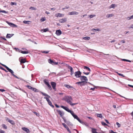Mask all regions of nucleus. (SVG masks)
Masks as SVG:
<instances>
[{"label": "nucleus", "instance_id": "a211bd4d", "mask_svg": "<svg viewBox=\"0 0 133 133\" xmlns=\"http://www.w3.org/2000/svg\"><path fill=\"white\" fill-rule=\"evenodd\" d=\"M19 60H20V59H19ZM19 61L21 64L22 63H24L26 61V60L25 59H21V60Z\"/></svg>", "mask_w": 133, "mask_h": 133}, {"label": "nucleus", "instance_id": "49530a36", "mask_svg": "<svg viewBox=\"0 0 133 133\" xmlns=\"http://www.w3.org/2000/svg\"><path fill=\"white\" fill-rule=\"evenodd\" d=\"M99 52L101 53V54H99V55H100L102 56V54H103L104 55H109L108 54H104L102 52Z\"/></svg>", "mask_w": 133, "mask_h": 133}, {"label": "nucleus", "instance_id": "dca6fc26", "mask_svg": "<svg viewBox=\"0 0 133 133\" xmlns=\"http://www.w3.org/2000/svg\"><path fill=\"white\" fill-rule=\"evenodd\" d=\"M56 34L57 35H60L62 34V32L60 30H57L56 32Z\"/></svg>", "mask_w": 133, "mask_h": 133}, {"label": "nucleus", "instance_id": "0e129e2a", "mask_svg": "<svg viewBox=\"0 0 133 133\" xmlns=\"http://www.w3.org/2000/svg\"><path fill=\"white\" fill-rule=\"evenodd\" d=\"M123 61H127V59H121Z\"/></svg>", "mask_w": 133, "mask_h": 133}, {"label": "nucleus", "instance_id": "6ab92c4d", "mask_svg": "<svg viewBox=\"0 0 133 133\" xmlns=\"http://www.w3.org/2000/svg\"><path fill=\"white\" fill-rule=\"evenodd\" d=\"M58 112L59 114L61 116H62L64 114L63 112L61 111L60 110H58Z\"/></svg>", "mask_w": 133, "mask_h": 133}, {"label": "nucleus", "instance_id": "13d9d810", "mask_svg": "<svg viewBox=\"0 0 133 133\" xmlns=\"http://www.w3.org/2000/svg\"><path fill=\"white\" fill-rule=\"evenodd\" d=\"M0 91L2 92H3L5 91V90L4 89H0Z\"/></svg>", "mask_w": 133, "mask_h": 133}, {"label": "nucleus", "instance_id": "c85d7f7f", "mask_svg": "<svg viewBox=\"0 0 133 133\" xmlns=\"http://www.w3.org/2000/svg\"><path fill=\"white\" fill-rule=\"evenodd\" d=\"M31 90L36 92H38L39 91L37 89H36L35 88H32Z\"/></svg>", "mask_w": 133, "mask_h": 133}, {"label": "nucleus", "instance_id": "bf43d9fd", "mask_svg": "<svg viewBox=\"0 0 133 133\" xmlns=\"http://www.w3.org/2000/svg\"><path fill=\"white\" fill-rule=\"evenodd\" d=\"M129 29L133 28V24H132L129 27Z\"/></svg>", "mask_w": 133, "mask_h": 133}, {"label": "nucleus", "instance_id": "9b49d317", "mask_svg": "<svg viewBox=\"0 0 133 133\" xmlns=\"http://www.w3.org/2000/svg\"><path fill=\"white\" fill-rule=\"evenodd\" d=\"M6 23L10 26L12 27H17V26L16 25L11 23H10L8 21L6 22Z\"/></svg>", "mask_w": 133, "mask_h": 133}, {"label": "nucleus", "instance_id": "cd10ccee", "mask_svg": "<svg viewBox=\"0 0 133 133\" xmlns=\"http://www.w3.org/2000/svg\"><path fill=\"white\" fill-rule=\"evenodd\" d=\"M76 119H77L80 123L83 124L84 123L83 122L80 120L78 117Z\"/></svg>", "mask_w": 133, "mask_h": 133}, {"label": "nucleus", "instance_id": "ddd939ff", "mask_svg": "<svg viewBox=\"0 0 133 133\" xmlns=\"http://www.w3.org/2000/svg\"><path fill=\"white\" fill-rule=\"evenodd\" d=\"M78 13L76 12V11H72L71 12H70L69 14V15H77L78 14Z\"/></svg>", "mask_w": 133, "mask_h": 133}, {"label": "nucleus", "instance_id": "f257e3e1", "mask_svg": "<svg viewBox=\"0 0 133 133\" xmlns=\"http://www.w3.org/2000/svg\"><path fill=\"white\" fill-rule=\"evenodd\" d=\"M63 99L71 105L73 106L76 104L75 103H72L71 100H72V98L71 96H65L63 98Z\"/></svg>", "mask_w": 133, "mask_h": 133}, {"label": "nucleus", "instance_id": "37998d69", "mask_svg": "<svg viewBox=\"0 0 133 133\" xmlns=\"http://www.w3.org/2000/svg\"><path fill=\"white\" fill-rule=\"evenodd\" d=\"M26 87H27L29 89L32 90L33 87H32L31 86L29 85H27L26 86Z\"/></svg>", "mask_w": 133, "mask_h": 133}, {"label": "nucleus", "instance_id": "3c124183", "mask_svg": "<svg viewBox=\"0 0 133 133\" xmlns=\"http://www.w3.org/2000/svg\"><path fill=\"white\" fill-rule=\"evenodd\" d=\"M116 124L118 126V127L119 128V127H120L121 125H120V124H119L118 122H117L116 123Z\"/></svg>", "mask_w": 133, "mask_h": 133}, {"label": "nucleus", "instance_id": "a18cd8bd", "mask_svg": "<svg viewBox=\"0 0 133 133\" xmlns=\"http://www.w3.org/2000/svg\"><path fill=\"white\" fill-rule=\"evenodd\" d=\"M0 69H1L2 70H3L4 71L6 72H8V71H6L5 69H4L1 66H0Z\"/></svg>", "mask_w": 133, "mask_h": 133}, {"label": "nucleus", "instance_id": "864d4df0", "mask_svg": "<svg viewBox=\"0 0 133 133\" xmlns=\"http://www.w3.org/2000/svg\"><path fill=\"white\" fill-rule=\"evenodd\" d=\"M109 133H117L116 132H115L112 130H110L109 131Z\"/></svg>", "mask_w": 133, "mask_h": 133}, {"label": "nucleus", "instance_id": "f8f14e48", "mask_svg": "<svg viewBox=\"0 0 133 133\" xmlns=\"http://www.w3.org/2000/svg\"><path fill=\"white\" fill-rule=\"evenodd\" d=\"M68 69L70 70L71 75H72L73 74H74V71L72 68L70 66H69L68 67Z\"/></svg>", "mask_w": 133, "mask_h": 133}, {"label": "nucleus", "instance_id": "680f3d73", "mask_svg": "<svg viewBox=\"0 0 133 133\" xmlns=\"http://www.w3.org/2000/svg\"><path fill=\"white\" fill-rule=\"evenodd\" d=\"M105 121L108 124H110V123H109V122L107 119H105Z\"/></svg>", "mask_w": 133, "mask_h": 133}, {"label": "nucleus", "instance_id": "e433bc0d", "mask_svg": "<svg viewBox=\"0 0 133 133\" xmlns=\"http://www.w3.org/2000/svg\"><path fill=\"white\" fill-rule=\"evenodd\" d=\"M44 32H46V31H49V29L48 28H46L45 29H44L42 30Z\"/></svg>", "mask_w": 133, "mask_h": 133}, {"label": "nucleus", "instance_id": "2eb2a0df", "mask_svg": "<svg viewBox=\"0 0 133 133\" xmlns=\"http://www.w3.org/2000/svg\"><path fill=\"white\" fill-rule=\"evenodd\" d=\"M22 129L24 131H25L27 133H29L30 131L27 128L25 127L22 128Z\"/></svg>", "mask_w": 133, "mask_h": 133}, {"label": "nucleus", "instance_id": "603ef678", "mask_svg": "<svg viewBox=\"0 0 133 133\" xmlns=\"http://www.w3.org/2000/svg\"><path fill=\"white\" fill-rule=\"evenodd\" d=\"M10 4L11 5H16V3H14V2H11V3H10Z\"/></svg>", "mask_w": 133, "mask_h": 133}, {"label": "nucleus", "instance_id": "79ce46f5", "mask_svg": "<svg viewBox=\"0 0 133 133\" xmlns=\"http://www.w3.org/2000/svg\"><path fill=\"white\" fill-rule=\"evenodd\" d=\"M116 73L119 76H122L123 77H125V76L124 75H123V74H121L119 73L118 72H116Z\"/></svg>", "mask_w": 133, "mask_h": 133}, {"label": "nucleus", "instance_id": "393cba45", "mask_svg": "<svg viewBox=\"0 0 133 133\" xmlns=\"http://www.w3.org/2000/svg\"><path fill=\"white\" fill-rule=\"evenodd\" d=\"M41 94L43 95H44V96H46L48 97L49 98H50V96H49L47 94H45V93H44L43 92H41Z\"/></svg>", "mask_w": 133, "mask_h": 133}, {"label": "nucleus", "instance_id": "f3484780", "mask_svg": "<svg viewBox=\"0 0 133 133\" xmlns=\"http://www.w3.org/2000/svg\"><path fill=\"white\" fill-rule=\"evenodd\" d=\"M116 6V5L115 4H112L109 6V9H111V8L114 9Z\"/></svg>", "mask_w": 133, "mask_h": 133}, {"label": "nucleus", "instance_id": "4be33fe9", "mask_svg": "<svg viewBox=\"0 0 133 133\" xmlns=\"http://www.w3.org/2000/svg\"><path fill=\"white\" fill-rule=\"evenodd\" d=\"M91 31H93V32H96L97 31H100V30L99 29H93L91 30Z\"/></svg>", "mask_w": 133, "mask_h": 133}, {"label": "nucleus", "instance_id": "f03ea898", "mask_svg": "<svg viewBox=\"0 0 133 133\" xmlns=\"http://www.w3.org/2000/svg\"><path fill=\"white\" fill-rule=\"evenodd\" d=\"M0 64L1 65L3 66L9 72H10L11 73L12 75L14 77H15L16 78H17L19 79V78H18L17 76H16L14 74V72L11 69L9 68L7 66H6L5 65L1 63H0Z\"/></svg>", "mask_w": 133, "mask_h": 133}, {"label": "nucleus", "instance_id": "c03bdc74", "mask_svg": "<svg viewBox=\"0 0 133 133\" xmlns=\"http://www.w3.org/2000/svg\"><path fill=\"white\" fill-rule=\"evenodd\" d=\"M45 20V17L42 18L41 19V22H43Z\"/></svg>", "mask_w": 133, "mask_h": 133}, {"label": "nucleus", "instance_id": "052dcab7", "mask_svg": "<svg viewBox=\"0 0 133 133\" xmlns=\"http://www.w3.org/2000/svg\"><path fill=\"white\" fill-rule=\"evenodd\" d=\"M71 114L73 116V115H74V113L73 111H71V112H70Z\"/></svg>", "mask_w": 133, "mask_h": 133}, {"label": "nucleus", "instance_id": "ea45409f", "mask_svg": "<svg viewBox=\"0 0 133 133\" xmlns=\"http://www.w3.org/2000/svg\"><path fill=\"white\" fill-rule=\"evenodd\" d=\"M84 39L85 40H89L90 39V37H84Z\"/></svg>", "mask_w": 133, "mask_h": 133}, {"label": "nucleus", "instance_id": "58836bf2", "mask_svg": "<svg viewBox=\"0 0 133 133\" xmlns=\"http://www.w3.org/2000/svg\"><path fill=\"white\" fill-rule=\"evenodd\" d=\"M29 9H30L33 10H36V8L32 6L30 7Z\"/></svg>", "mask_w": 133, "mask_h": 133}, {"label": "nucleus", "instance_id": "6e6d98bb", "mask_svg": "<svg viewBox=\"0 0 133 133\" xmlns=\"http://www.w3.org/2000/svg\"><path fill=\"white\" fill-rule=\"evenodd\" d=\"M1 12L5 13H7V12L5 10H2L1 11Z\"/></svg>", "mask_w": 133, "mask_h": 133}, {"label": "nucleus", "instance_id": "c756f323", "mask_svg": "<svg viewBox=\"0 0 133 133\" xmlns=\"http://www.w3.org/2000/svg\"><path fill=\"white\" fill-rule=\"evenodd\" d=\"M97 116L98 117H99L101 118H102L103 116L101 114H97Z\"/></svg>", "mask_w": 133, "mask_h": 133}, {"label": "nucleus", "instance_id": "a19ab883", "mask_svg": "<svg viewBox=\"0 0 133 133\" xmlns=\"http://www.w3.org/2000/svg\"><path fill=\"white\" fill-rule=\"evenodd\" d=\"M102 124L104 126H108V125L103 122H101Z\"/></svg>", "mask_w": 133, "mask_h": 133}, {"label": "nucleus", "instance_id": "1a4fd4ad", "mask_svg": "<svg viewBox=\"0 0 133 133\" xmlns=\"http://www.w3.org/2000/svg\"><path fill=\"white\" fill-rule=\"evenodd\" d=\"M6 121H8L12 125H14L15 124V123L13 121L11 120L9 118H6Z\"/></svg>", "mask_w": 133, "mask_h": 133}, {"label": "nucleus", "instance_id": "7c9ffc66", "mask_svg": "<svg viewBox=\"0 0 133 133\" xmlns=\"http://www.w3.org/2000/svg\"><path fill=\"white\" fill-rule=\"evenodd\" d=\"M65 86L68 88H72V87L70 86L69 85L67 84H65L64 85Z\"/></svg>", "mask_w": 133, "mask_h": 133}, {"label": "nucleus", "instance_id": "774afa93", "mask_svg": "<svg viewBox=\"0 0 133 133\" xmlns=\"http://www.w3.org/2000/svg\"><path fill=\"white\" fill-rule=\"evenodd\" d=\"M131 114L132 116V118H133V111L131 113Z\"/></svg>", "mask_w": 133, "mask_h": 133}, {"label": "nucleus", "instance_id": "0eeeda50", "mask_svg": "<svg viewBox=\"0 0 133 133\" xmlns=\"http://www.w3.org/2000/svg\"><path fill=\"white\" fill-rule=\"evenodd\" d=\"M51 84L53 89L55 91H56V83L52 82H51Z\"/></svg>", "mask_w": 133, "mask_h": 133}, {"label": "nucleus", "instance_id": "7ed1b4c3", "mask_svg": "<svg viewBox=\"0 0 133 133\" xmlns=\"http://www.w3.org/2000/svg\"><path fill=\"white\" fill-rule=\"evenodd\" d=\"M75 76L77 78H79L81 76V72L79 71L75 72L74 73Z\"/></svg>", "mask_w": 133, "mask_h": 133}, {"label": "nucleus", "instance_id": "bb28decb", "mask_svg": "<svg viewBox=\"0 0 133 133\" xmlns=\"http://www.w3.org/2000/svg\"><path fill=\"white\" fill-rule=\"evenodd\" d=\"M114 15L112 14H108L106 15V17L107 18H109L110 17H112L114 16Z\"/></svg>", "mask_w": 133, "mask_h": 133}, {"label": "nucleus", "instance_id": "20e7f679", "mask_svg": "<svg viewBox=\"0 0 133 133\" xmlns=\"http://www.w3.org/2000/svg\"><path fill=\"white\" fill-rule=\"evenodd\" d=\"M44 98L46 99L48 103V104L49 105H50L52 108L54 107V105H52L51 102L49 100L48 98L45 97H44Z\"/></svg>", "mask_w": 133, "mask_h": 133}, {"label": "nucleus", "instance_id": "412c9836", "mask_svg": "<svg viewBox=\"0 0 133 133\" xmlns=\"http://www.w3.org/2000/svg\"><path fill=\"white\" fill-rule=\"evenodd\" d=\"M83 83L84 82L82 81L79 82H77L76 83V84L80 85L81 86L83 85H84V84Z\"/></svg>", "mask_w": 133, "mask_h": 133}, {"label": "nucleus", "instance_id": "72a5a7b5", "mask_svg": "<svg viewBox=\"0 0 133 133\" xmlns=\"http://www.w3.org/2000/svg\"><path fill=\"white\" fill-rule=\"evenodd\" d=\"M44 82L45 84L46 85L49 84L48 82L46 80H44Z\"/></svg>", "mask_w": 133, "mask_h": 133}, {"label": "nucleus", "instance_id": "09e8293b", "mask_svg": "<svg viewBox=\"0 0 133 133\" xmlns=\"http://www.w3.org/2000/svg\"><path fill=\"white\" fill-rule=\"evenodd\" d=\"M73 116L75 119H76L78 117V116L76 115H75V114L73 115Z\"/></svg>", "mask_w": 133, "mask_h": 133}, {"label": "nucleus", "instance_id": "69168bd1", "mask_svg": "<svg viewBox=\"0 0 133 133\" xmlns=\"http://www.w3.org/2000/svg\"><path fill=\"white\" fill-rule=\"evenodd\" d=\"M55 105L57 108H58L59 107V106L56 104H55Z\"/></svg>", "mask_w": 133, "mask_h": 133}, {"label": "nucleus", "instance_id": "4c0bfd02", "mask_svg": "<svg viewBox=\"0 0 133 133\" xmlns=\"http://www.w3.org/2000/svg\"><path fill=\"white\" fill-rule=\"evenodd\" d=\"M41 52L42 53H45V54H48L49 52V51H41Z\"/></svg>", "mask_w": 133, "mask_h": 133}, {"label": "nucleus", "instance_id": "473e14b6", "mask_svg": "<svg viewBox=\"0 0 133 133\" xmlns=\"http://www.w3.org/2000/svg\"><path fill=\"white\" fill-rule=\"evenodd\" d=\"M30 22V21H23V23L25 24H29V22Z\"/></svg>", "mask_w": 133, "mask_h": 133}, {"label": "nucleus", "instance_id": "2f4dec72", "mask_svg": "<svg viewBox=\"0 0 133 133\" xmlns=\"http://www.w3.org/2000/svg\"><path fill=\"white\" fill-rule=\"evenodd\" d=\"M21 52L23 54H28V52L27 51H21Z\"/></svg>", "mask_w": 133, "mask_h": 133}, {"label": "nucleus", "instance_id": "4468645a", "mask_svg": "<svg viewBox=\"0 0 133 133\" xmlns=\"http://www.w3.org/2000/svg\"><path fill=\"white\" fill-rule=\"evenodd\" d=\"M57 17H63L64 16V15L60 13H57L55 15Z\"/></svg>", "mask_w": 133, "mask_h": 133}, {"label": "nucleus", "instance_id": "5701e85b", "mask_svg": "<svg viewBox=\"0 0 133 133\" xmlns=\"http://www.w3.org/2000/svg\"><path fill=\"white\" fill-rule=\"evenodd\" d=\"M97 130L95 128H92V133H99L96 132Z\"/></svg>", "mask_w": 133, "mask_h": 133}, {"label": "nucleus", "instance_id": "de8ad7c7", "mask_svg": "<svg viewBox=\"0 0 133 133\" xmlns=\"http://www.w3.org/2000/svg\"><path fill=\"white\" fill-rule=\"evenodd\" d=\"M34 113L37 116H39V114L38 113H37L36 112H34Z\"/></svg>", "mask_w": 133, "mask_h": 133}, {"label": "nucleus", "instance_id": "5fc2aeb1", "mask_svg": "<svg viewBox=\"0 0 133 133\" xmlns=\"http://www.w3.org/2000/svg\"><path fill=\"white\" fill-rule=\"evenodd\" d=\"M83 73L85 74L88 75L90 74V72H83Z\"/></svg>", "mask_w": 133, "mask_h": 133}, {"label": "nucleus", "instance_id": "b1692460", "mask_svg": "<svg viewBox=\"0 0 133 133\" xmlns=\"http://www.w3.org/2000/svg\"><path fill=\"white\" fill-rule=\"evenodd\" d=\"M84 69H85L87 70L88 71L90 72L91 71L90 69L88 66H84Z\"/></svg>", "mask_w": 133, "mask_h": 133}, {"label": "nucleus", "instance_id": "39448f33", "mask_svg": "<svg viewBox=\"0 0 133 133\" xmlns=\"http://www.w3.org/2000/svg\"><path fill=\"white\" fill-rule=\"evenodd\" d=\"M48 62L49 63L52 64V65H57L58 63V62H54L53 60L50 59H49L48 60Z\"/></svg>", "mask_w": 133, "mask_h": 133}, {"label": "nucleus", "instance_id": "8fccbe9b", "mask_svg": "<svg viewBox=\"0 0 133 133\" xmlns=\"http://www.w3.org/2000/svg\"><path fill=\"white\" fill-rule=\"evenodd\" d=\"M89 17L90 18H91L95 17V15H89Z\"/></svg>", "mask_w": 133, "mask_h": 133}, {"label": "nucleus", "instance_id": "c9c22d12", "mask_svg": "<svg viewBox=\"0 0 133 133\" xmlns=\"http://www.w3.org/2000/svg\"><path fill=\"white\" fill-rule=\"evenodd\" d=\"M2 127L3 128L5 129H7V126L4 124H3L2 125Z\"/></svg>", "mask_w": 133, "mask_h": 133}, {"label": "nucleus", "instance_id": "9d476101", "mask_svg": "<svg viewBox=\"0 0 133 133\" xmlns=\"http://www.w3.org/2000/svg\"><path fill=\"white\" fill-rule=\"evenodd\" d=\"M62 125L69 132V133H71V131L70 130L68 127L64 123H62Z\"/></svg>", "mask_w": 133, "mask_h": 133}, {"label": "nucleus", "instance_id": "338daca9", "mask_svg": "<svg viewBox=\"0 0 133 133\" xmlns=\"http://www.w3.org/2000/svg\"><path fill=\"white\" fill-rule=\"evenodd\" d=\"M71 110H69V109H68V110H67V111L68 112H70H70H71Z\"/></svg>", "mask_w": 133, "mask_h": 133}, {"label": "nucleus", "instance_id": "aec40b11", "mask_svg": "<svg viewBox=\"0 0 133 133\" xmlns=\"http://www.w3.org/2000/svg\"><path fill=\"white\" fill-rule=\"evenodd\" d=\"M13 35V34H7L6 36V38H10Z\"/></svg>", "mask_w": 133, "mask_h": 133}, {"label": "nucleus", "instance_id": "e2e57ef3", "mask_svg": "<svg viewBox=\"0 0 133 133\" xmlns=\"http://www.w3.org/2000/svg\"><path fill=\"white\" fill-rule=\"evenodd\" d=\"M121 42H122V43H125V40H123L121 41Z\"/></svg>", "mask_w": 133, "mask_h": 133}, {"label": "nucleus", "instance_id": "6e6552de", "mask_svg": "<svg viewBox=\"0 0 133 133\" xmlns=\"http://www.w3.org/2000/svg\"><path fill=\"white\" fill-rule=\"evenodd\" d=\"M67 21V18H64L62 19H60L59 20V22L60 23H65Z\"/></svg>", "mask_w": 133, "mask_h": 133}, {"label": "nucleus", "instance_id": "4d7b16f0", "mask_svg": "<svg viewBox=\"0 0 133 133\" xmlns=\"http://www.w3.org/2000/svg\"><path fill=\"white\" fill-rule=\"evenodd\" d=\"M0 133H5V131L3 130H0Z\"/></svg>", "mask_w": 133, "mask_h": 133}, {"label": "nucleus", "instance_id": "423d86ee", "mask_svg": "<svg viewBox=\"0 0 133 133\" xmlns=\"http://www.w3.org/2000/svg\"><path fill=\"white\" fill-rule=\"evenodd\" d=\"M80 77L81 80L84 83L88 81V79L86 76H81Z\"/></svg>", "mask_w": 133, "mask_h": 133}, {"label": "nucleus", "instance_id": "a878e982", "mask_svg": "<svg viewBox=\"0 0 133 133\" xmlns=\"http://www.w3.org/2000/svg\"><path fill=\"white\" fill-rule=\"evenodd\" d=\"M61 107L63 108L66 111H67V110H68L69 109L67 107H65L63 106H61Z\"/></svg>", "mask_w": 133, "mask_h": 133}, {"label": "nucleus", "instance_id": "f704fd0d", "mask_svg": "<svg viewBox=\"0 0 133 133\" xmlns=\"http://www.w3.org/2000/svg\"><path fill=\"white\" fill-rule=\"evenodd\" d=\"M47 85V86L48 87L49 89L50 90H51L52 89L51 87L49 84H48V85Z\"/></svg>", "mask_w": 133, "mask_h": 133}]
</instances>
